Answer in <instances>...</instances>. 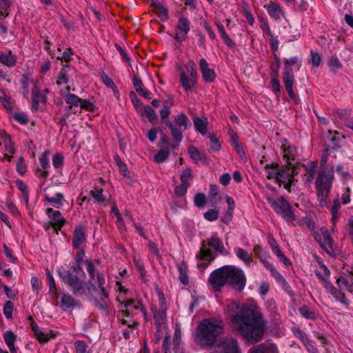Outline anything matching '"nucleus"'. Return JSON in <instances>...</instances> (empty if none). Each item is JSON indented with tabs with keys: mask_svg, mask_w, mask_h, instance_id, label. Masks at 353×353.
I'll use <instances>...</instances> for the list:
<instances>
[{
	"mask_svg": "<svg viewBox=\"0 0 353 353\" xmlns=\"http://www.w3.org/2000/svg\"><path fill=\"white\" fill-rule=\"evenodd\" d=\"M165 334L163 343V353H170V336L167 334V326H165V329L163 328V326H157V330L155 334V339L157 341H159Z\"/></svg>",
	"mask_w": 353,
	"mask_h": 353,
	"instance_id": "nucleus-21",
	"label": "nucleus"
},
{
	"mask_svg": "<svg viewBox=\"0 0 353 353\" xmlns=\"http://www.w3.org/2000/svg\"><path fill=\"white\" fill-rule=\"evenodd\" d=\"M324 287L325 288L327 292L331 294L336 301H339L345 305L348 304L345 294L334 288V286L331 283H327Z\"/></svg>",
	"mask_w": 353,
	"mask_h": 353,
	"instance_id": "nucleus-24",
	"label": "nucleus"
},
{
	"mask_svg": "<svg viewBox=\"0 0 353 353\" xmlns=\"http://www.w3.org/2000/svg\"><path fill=\"white\" fill-rule=\"evenodd\" d=\"M188 153L191 159L195 162L205 161L206 159L205 156L201 153L198 149L194 146H190L188 148Z\"/></svg>",
	"mask_w": 353,
	"mask_h": 353,
	"instance_id": "nucleus-40",
	"label": "nucleus"
},
{
	"mask_svg": "<svg viewBox=\"0 0 353 353\" xmlns=\"http://www.w3.org/2000/svg\"><path fill=\"white\" fill-rule=\"evenodd\" d=\"M336 172L341 175L343 180H347L350 177L347 170L342 165H337Z\"/></svg>",
	"mask_w": 353,
	"mask_h": 353,
	"instance_id": "nucleus-63",
	"label": "nucleus"
},
{
	"mask_svg": "<svg viewBox=\"0 0 353 353\" xmlns=\"http://www.w3.org/2000/svg\"><path fill=\"white\" fill-rule=\"evenodd\" d=\"M209 196L214 203H218L220 201L221 199L219 196V189L216 185L210 186Z\"/></svg>",
	"mask_w": 353,
	"mask_h": 353,
	"instance_id": "nucleus-51",
	"label": "nucleus"
},
{
	"mask_svg": "<svg viewBox=\"0 0 353 353\" xmlns=\"http://www.w3.org/2000/svg\"><path fill=\"white\" fill-rule=\"evenodd\" d=\"M101 80L107 87L113 89L117 98H119V91L113 81L104 73L101 75Z\"/></svg>",
	"mask_w": 353,
	"mask_h": 353,
	"instance_id": "nucleus-46",
	"label": "nucleus"
},
{
	"mask_svg": "<svg viewBox=\"0 0 353 353\" xmlns=\"http://www.w3.org/2000/svg\"><path fill=\"white\" fill-rule=\"evenodd\" d=\"M14 151V143L10 137L5 132L0 130V152L4 154L1 161H10Z\"/></svg>",
	"mask_w": 353,
	"mask_h": 353,
	"instance_id": "nucleus-11",
	"label": "nucleus"
},
{
	"mask_svg": "<svg viewBox=\"0 0 353 353\" xmlns=\"http://www.w3.org/2000/svg\"><path fill=\"white\" fill-rule=\"evenodd\" d=\"M253 252L261 260L266 258L268 255L266 250H265L260 245H256L253 249Z\"/></svg>",
	"mask_w": 353,
	"mask_h": 353,
	"instance_id": "nucleus-57",
	"label": "nucleus"
},
{
	"mask_svg": "<svg viewBox=\"0 0 353 353\" xmlns=\"http://www.w3.org/2000/svg\"><path fill=\"white\" fill-rule=\"evenodd\" d=\"M3 338L11 353H17L14 343L17 336L11 331H6L3 334Z\"/></svg>",
	"mask_w": 353,
	"mask_h": 353,
	"instance_id": "nucleus-31",
	"label": "nucleus"
},
{
	"mask_svg": "<svg viewBox=\"0 0 353 353\" xmlns=\"http://www.w3.org/2000/svg\"><path fill=\"white\" fill-rule=\"evenodd\" d=\"M211 353H239L237 341L232 337L220 339Z\"/></svg>",
	"mask_w": 353,
	"mask_h": 353,
	"instance_id": "nucleus-10",
	"label": "nucleus"
},
{
	"mask_svg": "<svg viewBox=\"0 0 353 353\" xmlns=\"http://www.w3.org/2000/svg\"><path fill=\"white\" fill-rule=\"evenodd\" d=\"M121 312L122 316L119 317V319L123 324H127L129 327L135 325L137 321L125 319V318L128 319L134 315H137L139 313L145 315V311L141 305L139 303H135L131 300L123 301L121 303Z\"/></svg>",
	"mask_w": 353,
	"mask_h": 353,
	"instance_id": "nucleus-6",
	"label": "nucleus"
},
{
	"mask_svg": "<svg viewBox=\"0 0 353 353\" xmlns=\"http://www.w3.org/2000/svg\"><path fill=\"white\" fill-rule=\"evenodd\" d=\"M70 91V88L69 86H66L65 88L61 89L60 93L70 108L72 107H80L81 108L88 111L94 110V105L91 102L85 99H82L75 94H71Z\"/></svg>",
	"mask_w": 353,
	"mask_h": 353,
	"instance_id": "nucleus-7",
	"label": "nucleus"
},
{
	"mask_svg": "<svg viewBox=\"0 0 353 353\" xmlns=\"http://www.w3.org/2000/svg\"><path fill=\"white\" fill-rule=\"evenodd\" d=\"M232 145L241 158H245V152L241 143H240L234 134L231 135Z\"/></svg>",
	"mask_w": 353,
	"mask_h": 353,
	"instance_id": "nucleus-48",
	"label": "nucleus"
},
{
	"mask_svg": "<svg viewBox=\"0 0 353 353\" xmlns=\"http://www.w3.org/2000/svg\"><path fill=\"white\" fill-rule=\"evenodd\" d=\"M333 178L334 171L332 168L329 170H322L319 174L316 181V186L321 205L326 203V198L331 188Z\"/></svg>",
	"mask_w": 353,
	"mask_h": 353,
	"instance_id": "nucleus-4",
	"label": "nucleus"
},
{
	"mask_svg": "<svg viewBox=\"0 0 353 353\" xmlns=\"http://www.w3.org/2000/svg\"><path fill=\"white\" fill-rule=\"evenodd\" d=\"M63 163V157L59 153H57L52 158V164L55 168H59L62 167Z\"/></svg>",
	"mask_w": 353,
	"mask_h": 353,
	"instance_id": "nucleus-55",
	"label": "nucleus"
},
{
	"mask_svg": "<svg viewBox=\"0 0 353 353\" xmlns=\"http://www.w3.org/2000/svg\"><path fill=\"white\" fill-rule=\"evenodd\" d=\"M189 31L190 21L184 17H181L178 21L175 39L179 41L184 40Z\"/></svg>",
	"mask_w": 353,
	"mask_h": 353,
	"instance_id": "nucleus-20",
	"label": "nucleus"
},
{
	"mask_svg": "<svg viewBox=\"0 0 353 353\" xmlns=\"http://www.w3.org/2000/svg\"><path fill=\"white\" fill-rule=\"evenodd\" d=\"M280 168L277 163L267 164L264 167V172L266 178L277 182Z\"/></svg>",
	"mask_w": 353,
	"mask_h": 353,
	"instance_id": "nucleus-23",
	"label": "nucleus"
},
{
	"mask_svg": "<svg viewBox=\"0 0 353 353\" xmlns=\"http://www.w3.org/2000/svg\"><path fill=\"white\" fill-rule=\"evenodd\" d=\"M199 64L203 80L205 82H212L216 78L214 70L209 68L208 62L204 59H200Z\"/></svg>",
	"mask_w": 353,
	"mask_h": 353,
	"instance_id": "nucleus-18",
	"label": "nucleus"
},
{
	"mask_svg": "<svg viewBox=\"0 0 353 353\" xmlns=\"http://www.w3.org/2000/svg\"><path fill=\"white\" fill-rule=\"evenodd\" d=\"M317 264L318 267L315 270L316 275L324 283V285L330 283V272L329 269L320 261H317Z\"/></svg>",
	"mask_w": 353,
	"mask_h": 353,
	"instance_id": "nucleus-22",
	"label": "nucleus"
},
{
	"mask_svg": "<svg viewBox=\"0 0 353 353\" xmlns=\"http://www.w3.org/2000/svg\"><path fill=\"white\" fill-rule=\"evenodd\" d=\"M91 195L98 202H103L105 196L103 194L102 189H94L90 192Z\"/></svg>",
	"mask_w": 353,
	"mask_h": 353,
	"instance_id": "nucleus-54",
	"label": "nucleus"
},
{
	"mask_svg": "<svg viewBox=\"0 0 353 353\" xmlns=\"http://www.w3.org/2000/svg\"><path fill=\"white\" fill-rule=\"evenodd\" d=\"M46 213L52 221L50 222L52 227L56 233H58V231L61 230V227L65 223V220L61 212L57 210H54L52 208H47Z\"/></svg>",
	"mask_w": 353,
	"mask_h": 353,
	"instance_id": "nucleus-15",
	"label": "nucleus"
},
{
	"mask_svg": "<svg viewBox=\"0 0 353 353\" xmlns=\"http://www.w3.org/2000/svg\"><path fill=\"white\" fill-rule=\"evenodd\" d=\"M188 187V185L181 183L175 188V194L179 196H183L186 193Z\"/></svg>",
	"mask_w": 353,
	"mask_h": 353,
	"instance_id": "nucleus-64",
	"label": "nucleus"
},
{
	"mask_svg": "<svg viewBox=\"0 0 353 353\" xmlns=\"http://www.w3.org/2000/svg\"><path fill=\"white\" fill-rule=\"evenodd\" d=\"M160 307L158 310H154V319L156 321L157 326H163L165 329L166 325V307L165 306V299L162 294H160Z\"/></svg>",
	"mask_w": 353,
	"mask_h": 353,
	"instance_id": "nucleus-13",
	"label": "nucleus"
},
{
	"mask_svg": "<svg viewBox=\"0 0 353 353\" xmlns=\"http://www.w3.org/2000/svg\"><path fill=\"white\" fill-rule=\"evenodd\" d=\"M63 281L68 285L75 295H83L86 292V283L80 280L76 275L69 271H63L59 273Z\"/></svg>",
	"mask_w": 353,
	"mask_h": 353,
	"instance_id": "nucleus-9",
	"label": "nucleus"
},
{
	"mask_svg": "<svg viewBox=\"0 0 353 353\" xmlns=\"http://www.w3.org/2000/svg\"><path fill=\"white\" fill-rule=\"evenodd\" d=\"M246 276L244 272L234 265H225L215 270L210 276L209 282L212 288L218 291L225 284L232 288L241 291L246 285Z\"/></svg>",
	"mask_w": 353,
	"mask_h": 353,
	"instance_id": "nucleus-2",
	"label": "nucleus"
},
{
	"mask_svg": "<svg viewBox=\"0 0 353 353\" xmlns=\"http://www.w3.org/2000/svg\"><path fill=\"white\" fill-rule=\"evenodd\" d=\"M97 284L99 285V295L101 301L105 303V300L108 298V295L103 287L105 283V278L104 276L101 274H97Z\"/></svg>",
	"mask_w": 353,
	"mask_h": 353,
	"instance_id": "nucleus-34",
	"label": "nucleus"
},
{
	"mask_svg": "<svg viewBox=\"0 0 353 353\" xmlns=\"http://www.w3.org/2000/svg\"><path fill=\"white\" fill-rule=\"evenodd\" d=\"M134 85L135 87L136 91L141 96L145 98H150V92L145 90L142 84L141 81L138 77H134L133 80Z\"/></svg>",
	"mask_w": 353,
	"mask_h": 353,
	"instance_id": "nucleus-41",
	"label": "nucleus"
},
{
	"mask_svg": "<svg viewBox=\"0 0 353 353\" xmlns=\"http://www.w3.org/2000/svg\"><path fill=\"white\" fill-rule=\"evenodd\" d=\"M193 121L196 130L199 131L201 134H205L207 132L208 125L207 119H200L199 117H195Z\"/></svg>",
	"mask_w": 353,
	"mask_h": 353,
	"instance_id": "nucleus-38",
	"label": "nucleus"
},
{
	"mask_svg": "<svg viewBox=\"0 0 353 353\" xmlns=\"http://www.w3.org/2000/svg\"><path fill=\"white\" fill-rule=\"evenodd\" d=\"M59 305L62 310H66L74 307L76 305V301L71 295L63 293L61 296Z\"/></svg>",
	"mask_w": 353,
	"mask_h": 353,
	"instance_id": "nucleus-28",
	"label": "nucleus"
},
{
	"mask_svg": "<svg viewBox=\"0 0 353 353\" xmlns=\"http://www.w3.org/2000/svg\"><path fill=\"white\" fill-rule=\"evenodd\" d=\"M86 263V270L90 276L91 280H94V276H95V270H94V263L90 261L87 260L85 261Z\"/></svg>",
	"mask_w": 353,
	"mask_h": 353,
	"instance_id": "nucleus-62",
	"label": "nucleus"
},
{
	"mask_svg": "<svg viewBox=\"0 0 353 353\" xmlns=\"http://www.w3.org/2000/svg\"><path fill=\"white\" fill-rule=\"evenodd\" d=\"M283 81L285 84V89L292 99H296V95L293 91V84L294 81V76L292 73V70L286 67V70L284 71L283 75Z\"/></svg>",
	"mask_w": 353,
	"mask_h": 353,
	"instance_id": "nucleus-19",
	"label": "nucleus"
},
{
	"mask_svg": "<svg viewBox=\"0 0 353 353\" xmlns=\"http://www.w3.org/2000/svg\"><path fill=\"white\" fill-rule=\"evenodd\" d=\"M87 345L82 341H78L75 343V349L77 353H87Z\"/></svg>",
	"mask_w": 353,
	"mask_h": 353,
	"instance_id": "nucleus-61",
	"label": "nucleus"
},
{
	"mask_svg": "<svg viewBox=\"0 0 353 353\" xmlns=\"http://www.w3.org/2000/svg\"><path fill=\"white\" fill-rule=\"evenodd\" d=\"M271 85L273 92L278 94L281 90V85L276 75L272 76Z\"/></svg>",
	"mask_w": 353,
	"mask_h": 353,
	"instance_id": "nucleus-60",
	"label": "nucleus"
},
{
	"mask_svg": "<svg viewBox=\"0 0 353 353\" xmlns=\"http://www.w3.org/2000/svg\"><path fill=\"white\" fill-rule=\"evenodd\" d=\"M268 203L275 212L279 214L288 223L294 224L296 220V216L288 202L282 196L273 199L267 198Z\"/></svg>",
	"mask_w": 353,
	"mask_h": 353,
	"instance_id": "nucleus-5",
	"label": "nucleus"
},
{
	"mask_svg": "<svg viewBox=\"0 0 353 353\" xmlns=\"http://www.w3.org/2000/svg\"><path fill=\"white\" fill-rule=\"evenodd\" d=\"M165 123L170 129L173 138L176 141L182 139V132L190 125L188 117L184 114L177 115L174 123L170 121H165Z\"/></svg>",
	"mask_w": 353,
	"mask_h": 353,
	"instance_id": "nucleus-8",
	"label": "nucleus"
},
{
	"mask_svg": "<svg viewBox=\"0 0 353 353\" xmlns=\"http://www.w3.org/2000/svg\"><path fill=\"white\" fill-rule=\"evenodd\" d=\"M185 68H186L187 72L189 74V76L190 77H194V78L196 79L197 72L196 70V65L192 61H189L186 63Z\"/></svg>",
	"mask_w": 353,
	"mask_h": 353,
	"instance_id": "nucleus-53",
	"label": "nucleus"
},
{
	"mask_svg": "<svg viewBox=\"0 0 353 353\" xmlns=\"http://www.w3.org/2000/svg\"><path fill=\"white\" fill-rule=\"evenodd\" d=\"M31 328L34 333V336L42 343L48 342L50 339L54 337V334L50 330L40 328L36 323H32Z\"/></svg>",
	"mask_w": 353,
	"mask_h": 353,
	"instance_id": "nucleus-16",
	"label": "nucleus"
},
{
	"mask_svg": "<svg viewBox=\"0 0 353 353\" xmlns=\"http://www.w3.org/2000/svg\"><path fill=\"white\" fill-rule=\"evenodd\" d=\"M216 24L217 26L218 31H219L221 38L225 41V43L229 46H232L234 45V43L232 41V39L230 38L228 34L226 33L223 26L219 23H216Z\"/></svg>",
	"mask_w": 353,
	"mask_h": 353,
	"instance_id": "nucleus-44",
	"label": "nucleus"
},
{
	"mask_svg": "<svg viewBox=\"0 0 353 353\" xmlns=\"http://www.w3.org/2000/svg\"><path fill=\"white\" fill-rule=\"evenodd\" d=\"M281 149L283 150V158L288 161L294 159L296 155V150L294 146L290 145L288 142H285L282 144Z\"/></svg>",
	"mask_w": 353,
	"mask_h": 353,
	"instance_id": "nucleus-27",
	"label": "nucleus"
},
{
	"mask_svg": "<svg viewBox=\"0 0 353 353\" xmlns=\"http://www.w3.org/2000/svg\"><path fill=\"white\" fill-rule=\"evenodd\" d=\"M12 310L13 303L10 301H7L3 307V314L7 319L12 318Z\"/></svg>",
	"mask_w": 353,
	"mask_h": 353,
	"instance_id": "nucleus-56",
	"label": "nucleus"
},
{
	"mask_svg": "<svg viewBox=\"0 0 353 353\" xmlns=\"http://www.w3.org/2000/svg\"><path fill=\"white\" fill-rule=\"evenodd\" d=\"M219 212L216 210H210L204 214L205 219L210 221H215L218 219Z\"/></svg>",
	"mask_w": 353,
	"mask_h": 353,
	"instance_id": "nucleus-59",
	"label": "nucleus"
},
{
	"mask_svg": "<svg viewBox=\"0 0 353 353\" xmlns=\"http://www.w3.org/2000/svg\"><path fill=\"white\" fill-rule=\"evenodd\" d=\"M294 169L289 165L285 168L280 169L277 179V183L283 184L286 189H289L294 179Z\"/></svg>",
	"mask_w": 353,
	"mask_h": 353,
	"instance_id": "nucleus-12",
	"label": "nucleus"
},
{
	"mask_svg": "<svg viewBox=\"0 0 353 353\" xmlns=\"http://www.w3.org/2000/svg\"><path fill=\"white\" fill-rule=\"evenodd\" d=\"M180 81L185 90L189 91L195 85L196 79L190 77H188L185 72L181 70L180 72Z\"/></svg>",
	"mask_w": 353,
	"mask_h": 353,
	"instance_id": "nucleus-29",
	"label": "nucleus"
},
{
	"mask_svg": "<svg viewBox=\"0 0 353 353\" xmlns=\"http://www.w3.org/2000/svg\"><path fill=\"white\" fill-rule=\"evenodd\" d=\"M292 332L296 337L299 338L303 342V344L308 343L310 341L307 334L301 330L299 327H293Z\"/></svg>",
	"mask_w": 353,
	"mask_h": 353,
	"instance_id": "nucleus-49",
	"label": "nucleus"
},
{
	"mask_svg": "<svg viewBox=\"0 0 353 353\" xmlns=\"http://www.w3.org/2000/svg\"><path fill=\"white\" fill-rule=\"evenodd\" d=\"M0 63L10 68L14 67L17 63V56L11 51L0 52Z\"/></svg>",
	"mask_w": 353,
	"mask_h": 353,
	"instance_id": "nucleus-26",
	"label": "nucleus"
},
{
	"mask_svg": "<svg viewBox=\"0 0 353 353\" xmlns=\"http://www.w3.org/2000/svg\"><path fill=\"white\" fill-rule=\"evenodd\" d=\"M277 349L272 344L260 345L251 350L249 353H276Z\"/></svg>",
	"mask_w": 353,
	"mask_h": 353,
	"instance_id": "nucleus-37",
	"label": "nucleus"
},
{
	"mask_svg": "<svg viewBox=\"0 0 353 353\" xmlns=\"http://www.w3.org/2000/svg\"><path fill=\"white\" fill-rule=\"evenodd\" d=\"M192 178V172L190 168L184 170L180 176L181 183L188 185V186H190V182Z\"/></svg>",
	"mask_w": 353,
	"mask_h": 353,
	"instance_id": "nucleus-45",
	"label": "nucleus"
},
{
	"mask_svg": "<svg viewBox=\"0 0 353 353\" xmlns=\"http://www.w3.org/2000/svg\"><path fill=\"white\" fill-rule=\"evenodd\" d=\"M179 279L183 285L188 283V265L185 263L181 262L178 265Z\"/></svg>",
	"mask_w": 353,
	"mask_h": 353,
	"instance_id": "nucleus-39",
	"label": "nucleus"
},
{
	"mask_svg": "<svg viewBox=\"0 0 353 353\" xmlns=\"http://www.w3.org/2000/svg\"><path fill=\"white\" fill-rule=\"evenodd\" d=\"M224 323L221 319L208 318L203 319L198 325L195 343L203 348L214 345L216 338L223 333Z\"/></svg>",
	"mask_w": 353,
	"mask_h": 353,
	"instance_id": "nucleus-3",
	"label": "nucleus"
},
{
	"mask_svg": "<svg viewBox=\"0 0 353 353\" xmlns=\"http://www.w3.org/2000/svg\"><path fill=\"white\" fill-rule=\"evenodd\" d=\"M234 253L239 259L243 261L246 266H250L251 263L253 261L251 255L249 254L248 252L243 248H235Z\"/></svg>",
	"mask_w": 353,
	"mask_h": 353,
	"instance_id": "nucleus-35",
	"label": "nucleus"
},
{
	"mask_svg": "<svg viewBox=\"0 0 353 353\" xmlns=\"http://www.w3.org/2000/svg\"><path fill=\"white\" fill-rule=\"evenodd\" d=\"M141 111L148 117L150 122L154 123L157 121L156 112L150 105L144 106Z\"/></svg>",
	"mask_w": 353,
	"mask_h": 353,
	"instance_id": "nucleus-47",
	"label": "nucleus"
},
{
	"mask_svg": "<svg viewBox=\"0 0 353 353\" xmlns=\"http://www.w3.org/2000/svg\"><path fill=\"white\" fill-rule=\"evenodd\" d=\"M196 257L201 260V262L197 265L200 269H204L208 267L210 262L214 259L212 252L209 249L205 248V241H203L200 252L196 255Z\"/></svg>",
	"mask_w": 353,
	"mask_h": 353,
	"instance_id": "nucleus-14",
	"label": "nucleus"
},
{
	"mask_svg": "<svg viewBox=\"0 0 353 353\" xmlns=\"http://www.w3.org/2000/svg\"><path fill=\"white\" fill-rule=\"evenodd\" d=\"M84 241L85 234L83 228L80 225L77 226L74 231L72 244L75 248H79Z\"/></svg>",
	"mask_w": 353,
	"mask_h": 353,
	"instance_id": "nucleus-32",
	"label": "nucleus"
},
{
	"mask_svg": "<svg viewBox=\"0 0 353 353\" xmlns=\"http://www.w3.org/2000/svg\"><path fill=\"white\" fill-rule=\"evenodd\" d=\"M267 11L269 15L275 20L281 19L284 15L281 7L274 3H271L267 6Z\"/></svg>",
	"mask_w": 353,
	"mask_h": 353,
	"instance_id": "nucleus-30",
	"label": "nucleus"
},
{
	"mask_svg": "<svg viewBox=\"0 0 353 353\" xmlns=\"http://www.w3.org/2000/svg\"><path fill=\"white\" fill-rule=\"evenodd\" d=\"M321 234H322V236L319 237L318 234H316L315 238L319 241L323 247L325 248H332L334 245V242L327 230L325 228H321Z\"/></svg>",
	"mask_w": 353,
	"mask_h": 353,
	"instance_id": "nucleus-25",
	"label": "nucleus"
},
{
	"mask_svg": "<svg viewBox=\"0 0 353 353\" xmlns=\"http://www.w3.org/2000/svg\"><path fill=\"white\" fill-rule=\"evenodd\" d=\"M205 247L209 245L213 248L217 252H219L222 254H226L223 242L221 239H219L217 236H213L209 240L208 243L205 241Z\"/></svg>",
	"mask_w": 353,
	"mask_h": 353,
	"instance_id": "nucleus-33",
	"label": "nucleus"
},
{
	"mask_svg": "<svg viewBox=\"0 0 353 353\" xmlns=\"http://www.w3.org/2000/svg\"><path fill=\"white\" fill-rule=\"evenodd\" d=\"M49 156L50 152L46 150L39 158V163L43 169H46L50 166Z\"/></svg>",
	"mask_w": 353,
	"mask_h": 353,
	"instance_id": "nucleus-50",
	"label": "nucleus"
},
{
	"mask_svg": "<svg viewBox=\"0 0 353 353\" xmlns=\"http://www.w3.org/2000/svg\"><path fill=\"white\" fill-rule=\"evenodd\" d=\"M336 283L341 290L353 292V272H343Z\"/></svg>",
	"mask_w": 353,
	"mask_h": 353,
	"instance_id": "nucleus-17",
	"label": "nucleus"
},
{
	"mask_svg": "<svg viewBox=\"0 0 353 353\" xmlns=\"http://www.w3.org/2000/svg\"><path fill=\"white\" fill-rule=\"evenodd\" d=\"M47 279L48 283L49 286V293L51 294L54 299H58V294L57 290V287L55 284V281L51 274V273L48 270L47 271Z\"/></svg>",
	"mask_w": 353,
	"mask_h": 353,
	"instance_id": "nucleus-42",
	"label": "nucleus"
},
{
	"mask_svg": "<svg viewBox=\"0 0 353 353\" xmlns=\"http://www.w3.org/2000/svg\"><path fill=\"white\" fill-rule=\"evenodd\" d=\"M300 314L309 319L315 320L317 319L319 314L314 310L310 309L305 305H303L299 308Z\"/></svg>",
	"mask_w": 353,
	"mask_h": 353,
	"instance_id": "nucleus-43",
	"label": "nucleus"
},
{
	"mask_svg": "<svg viewBox=\"0 0 353 353\" xmlns=\"http://www.w3.org/2000/svg\"><path fill=\"white\" fill-rule=\"evenodd\" d=\"M181 339V328L179 324H176L174 334V344L175 348L179 347Z\"/></svg>",
	"mask_w": 353,
	"mask_h": 353,
	"instance_id": "nucleus-52",
	"label": "nucleus"
},
{
	"mask_svg": "<svg viewBox=\"0 0 353 353\" xmlns=\"http://www.w3.org/2000/svg\"><path fill=\"white\" fill-rule=\"evenodd\" d=\"M45 197L46 200L50 203L51 205L55 208H59L63 204L64 197L63 195L60 192L56 193L54 196H50L46 194Z\"/></svg>",
	"mask_w": 353,
	"mask_h": 353,
	"instance_id": "nucleus-36",
	"label": "nucleus"
},
{
	"mask_svg": "<svg viewBox=\"0 0 353 353\" xmlns=\"http://www.w3.org/2000/svg\"><path fill=\"white\" fill-rule=\"evenodd\" d=\"M227 311L234 328L249 341L257 342L261 339L264 323L256 303L252 301L239 305L231 301Z\"/></svg>",
	"mask_w": 353,
	"mask_h": 353,
	"instance_id": "nucleus-1",
	"label": "nucleus"
},
{
	"mask_svg": "<svg viewBox=\"0 0 353 353\" xmlns=\"http://www.w3.org/2000/svg\"><path fill=\"white\" fill-rule=\"evenodd\" d=\"M206 202L205 196L204 194L199 193L194 197V203L199 208H202L205 205Z\"/></svg>",
	"mask_w": 353,
	"mask_h": 353,
	"instance_id": "nucleus-58",
	"label": "nucleus"
}]
</instances>
